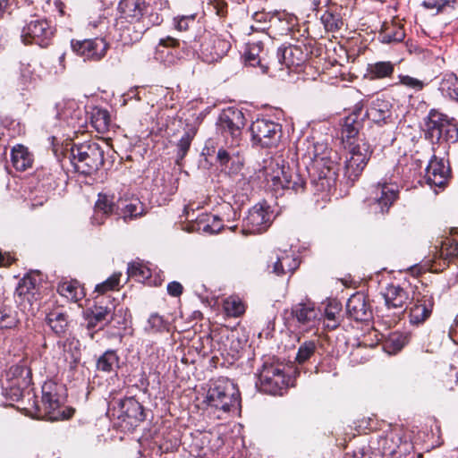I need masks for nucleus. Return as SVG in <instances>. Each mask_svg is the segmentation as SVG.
I'll return each instance as SVG.
<instances>
[{
	"label": "nucleus",
	"mask_w": 458,
	"mask_h": 458,
	"mask_svg": "<svg viewBox=\"0 0 458 458\" xmlns=\"http://www.w3.org/2000/svg\"><path fill=\"white\" fill-rule=\"evenodd\" d=\"M55 29L47 19L32 17L27 21L21 30V39L24 44H37L46 47L50 44Z\"/></svg>",
	"instance_id": "0eeeda50"
},
{
	"label": "nucleus",
	"mask_w": 458,
	"mask_h": 458,
	"mask_svg": "<svg viewBox=\"0 0 458 458\" xmlns=\"http://www.w3.org/2000/svg\"><path fill=\"white\" fill-rule=\"evenodd\" d=\"M17 312L0 297V329H11L19 323Z\"/></svg>",
	"instance_id": "4c0bfd02"
},
{
	"label": "nucleus",
	"mask_w": 458,
	"mask_h": 458,
	"mask_svg": "<svg viewBox=\"0 0 458 458\" xmlns=\"http://www.w3.org/2000/svg\"><path fill=\"white\" fill-rule=\"evenodd\" d=\"M89 25L92 28H98V26L105 25V21L103 19H98V21L89 22Z\"/></svg>",
	"instance_id": "774afa93"
},
{
	"label": "nucleus",
	"mask_w": 458,
	"mask_h": 458,
	"mask_svg": "<svg viewBox=\"0 0 458 458\" xmlns=\"http://www.w3.org/2000/svg\"><path fill=\"white\" fill-rule=\"evenodd\" d=\"M368 72L371 79H384L394 72V64L391 62H377L368 66Z\"/></svg>",
	"instance_id": "79ce46f5"
},
{
	"label": "nucleus",
	"mask_w": 458,
	"mask_h": 458,
	"mask_svg": "<svg viewBox=\"0 0 458 458\" xmlns=\"http://www.w3.org/2000/svg\"><path fill=\"white\" fill-rule=\"evenodd\" d=\"M56 346L62 354L63 360L73 367L81 359V348L79 340L74 337H67L57 342Z\"/></svg>",
	"instance_id": "a878e982"
},
{
	"label": "nucleus",
	"mask_w": 458,
	"mask_h": 458,
	"mask_svg": "<svg viewBox=\"0 0 458 458\" xmlns=\"http://www.w3.org/2000/svg\"><path fill=\"white\" fill-rule=\"evenodd\" d=\"M276 55L278 64L286 67L287 73L292 67L300 65L303 59L301 50L293 46L279 47Z\"/></svg>",
	"instance_id": "c756f323"
},
{
	"label": "nucleus",
	"mask_w": 458,
	"mask_h": 458,
	"mask_svg": "<svg viewBox=\"0 0 458 458\" xmlns=\"http://www.w3.org/2000/svg\"><path fill=\"white\" fill-rule=\"evenodd\" d=\"M118 215L128 222L139 218L146 214L144 204L139 199H131L122 201L117 206Z\"/></svg>",
	"instance_id": "c85d7f7f"
},
{
	"label": "nucleus",
	"mask_w": 458,
	"mask_h": 458,
	"mask_svg": "<svg viewBox=\"0 0 458 458\" xmlns=\"http://www.w3.org/2000/svg\"><path fill=\"white\" fill-rule=\"evenodd\" d=\"M438 3L440 5L439 12H443L446 8H454L456 4V0H438Z\"/></svg>",
	"instance_id": "0e129e2a"
},
{
	"label": "nucleus",
	"mask_w": 458,
	"mask_h": 458,
	"mask_svg": "<svg viewBox=\"0 0 458 458\" xmlns=\"http://www.w3.org/2000/svg\"><path fill=\"white\" fill-rule=\"evenodd\" d=\"M252 142L261 148L276 146L281 139V125L267 119H257L250 126Z\"/></svg>",
	"instance_id": "6e6552de"
},
{
	"label": "nucleus",
	"mask_w": 458,
	"mask_h": 458,
	"mask_svg": "<svg viewBox=\"0 0 458 458\" xmlns=\"http://www.w3.org/2000/svg\"><path fill=\"white\" fill-rule=\"evenodd\" d=\"M346 311L356 321H368L372 316L370 305L362 293H356L348 299Z\"/></svg>",
	"instance_id": "aec40b11"
},
{
	"label": "nucleus",
	"mask_w": 458,
	"mask_h": 458,
	"mask_svg": "<svg viewBox=\"0 0 458 458\" xmlns=\"http://www.w3.org/2000/svg\"><path fill=\"white\" fill-rule=\"evenodd\" d=\"M162 21V15L150 13L146 15L144 22L115 20L114 28L115 31L118 33V40L127 45L138 41L147 30L151 26L159 25Z\"/></svg>",
	"instance_id": "423d86ee"
},
{
	"label": "nucleus",
	"mask_w": 458,
	"mask_h": 458,
	"mask_svg": "<svg viewBox=\"0 0 458 458\" xmlns=\"http://www.w3.org/2000/svg\"><path fill=\"white\" fill-rule=\"evenodd\" d=\"M11 160L15 169L19 171L26 170L30 167L32 164L30 154L28 149L21 145H17L13 148Z\"/></svg>",
	"instance_id": "f704fd0d"
},
{
	"label": "nucleus",
	"mask_w": 458,
	"mask_h": 458,
	"mask_svg": "<svg viewBox=\"0 0 458 458\" xmlns=\"http://www.w3.org/2000/svg\"><path fill=\"white\" fill-rule=\"evenodd\" d=\"M397 196L396 185L388 182L378 183L370 192L369 205L375 214H385L388 212Z\"/></svg>",
	"instance_id": "9d476101"
},
{
	"label": "nucleus",
	"mask_w": 458,
	"mask_h": 458,
	"mask_svg": "<svg viewBox=\"0 0 458 458\" xmlns=\"http://www.w3.org/2000/svg\"><path fill=\"white\" fill-rule=\"evenodd\" d=\"M223 228L220 218L214 216L211 224L208 223L204 225L203 231L209 233H217Z\"/></svg>",
	"instance_id": "680f3d73"
},
{
	"label": "nucleus",
	"mask_w": 458,
	"mask_h": 458,
	"mask_svg": "<svg viewBox=\"0 0 458 458\" xmlns=\"http://www.w3.org/2000/svg\"><path fill=\"white\" fill-rule=\"evenodd\" d=\"M450 170L441 159L435 156L428 162L425 169L426 182L437 192V189H444L447 183Z\"/></svg>",
	"instance_id": "a211bd4d"
},
{
	"label": "nucleus",
	"mask_w": 458,
	"mask_h": 458,
	"mask_svg": "<svg viewBox=\"0 0 458 458\" xmlns=\"http://www.w3.org/2000/svg\"><path fill=\"white\" fill-rule=\"evenodd\" d=\"M433 306V297L428 291L414 293L408 306L410 322L412 325L424 323L431 315Z\"/></svg>",
	"instance_id": "f8f14e48"
},
{
	"label": "nucleus",
	"mask_w": 458,
	"mask_h": 458,
	"mask_svg": "<svg viewBox=\"0 0 458 458\" xmlns=\"http://www.w3.org/2000/svg\"><path fill=\"white\" fill-rule=\"evenodd\" d=\"M260 50H261L260 43L249 44L248 49L244 54L246 63H248L251 66L259 64L260 59L259 57V55Z\"/></svg>",
	"instance_id": "3c124183"
},
{
	"label": "nucleus",
	"mask_w": 458,
	"mask_h": 458,
	"mask_svg": "<svg viewBox=\"0 0 458 458\" xmlns=\"http://www.w3.org/2000/svg\"><path fill=\"white\" fill-rule=\"evenodd\" d=\"M426 138L432 144H450L458 140V125L454 119L432 110L426 123Z\"/></svg>",
	"instance_id": "20e7f679"
},
{
	"label": "nucleus",
	"mask_w": 458,
	"mask_h": 458,
	"mask_svg": "<svg viewBox=\"0 0 458 458\" xmlns=\"http://www.w3.org/2000/svg\"><path fill=\"white\" fill-rule=\"evenodd\" d=\"M385 303L387 309L397 310L396 313H403V307L407 304L409 300L408 292L396 284H390L386 288L383 293Z\"/></svg>",
	"instance_id": "4be33fe9"
},
{
	"label": "nucleus",
	"mask_w": 458,
	"mask_h": 458,
	"mask_svg": "<svg viewBox=\"0 0 458 458\" xmlns=\"http://www.w3.org/2000/svg\"><path fill=\"white\" fill-rule=\"evenodd\" d=\"M209 435L197 433L192 438L191 453L198 457L208 456L212 448L208 445Z\"/></svg>",
	"instance_id": "a19ab883"
},
{
	"label": "nucleus",
	"mask_w": 458,
	"mask_h": 458,
	"mask_svg": "<svg viewBox=\"0 0 458 458\" xmlns=\"http://www.w3.org/2000/svg\"><path fill=\"white\" fill-rule=\"evenodd\" d=\"M309 158L310 162L305 163L302 171L297 165L293 167L286 165L282 158L271 160L266 169L267 186L275 191L285 189L301 192L304 191L308 174L311 184L318 191H330L337 178V163L326 155L315 154Z\"/></svg>",
	"instance_id": "f257e3e1"
},
{
	"label": "nucleus",
	"mask_w": 458,
	"mask_h": 458,
	"mask_svg": "<svg viewBox=\"0 0 458 458\" xmlns=\"http://www.w3.org/2000/svg\"><path fill=\"white\" fill-rule=\"evenodd\" d=\"M42 402L50 420L69 419L74 411L62 406V401L57 394V386L47 382L42 386Z\"/></svg>",
	"instance_id": "1a4fd4ad"
},
{
	"label": "nucleus",
	"mask_w": 458,
	"mask_h": 458,
	"mask_svg": "<svg viewBox=\"0 0 458 458\" xmlns=\"http://www.w3.org/2000/svg\"><path fill=\"white\" fill-rule=\"evenodd\" d=\"M345 148L348 149L349 157L345 161L344 176L353 182L364 170L372 150L365 139L346 143Z\"/></svg>",
	"instance_id": "39448f33"
},
{
	"label": "nucleus",
	"mask_w": 458,
	"mask_h": 458,
	"mask_svg": "<svg viewBox=\"0 0 458 458\" xmlns=\"http://www.w3.org/2000/svg\"><path fill=\"white\" fill-rule=\"evenodd\" d=\"M123 414L134 419L136 421H142L145 419L142 405L134 398H127L121 403Z\"/></svg>",
	"instance_id": "ea45409f"
},
{
	"label": "nucleus",
	"mask_w": 458,
	"mask_h": 458,
	"mask_svg": "<svg viewBox=\"0 0 458 458\" xmlns=\"http://www.w3.org/2000/svg\"><path fill=\"white\" fill-rule=\"evenodd\" d=\"M177 45L178 41L170 37L160 39L156 48L155 58L165 65L175 64L178 59Z\"/></svg>",
	"instance_id": "5701e85b"
},
{
	"label": "nucleus",
	"mask_w": 458,
	"mask_h": 458,
	"mask_svg": "<svg viewBox=\"0 0 458 458\" xmlns=\"http://www.w3.org/2000/svg\"><path fill=\"white\" fill-rule=\"evenodd\" d=\"M423 5L428 9H437V13H439V3L438 0H428L423 2Z\"/></svg>",
	"instance_id": "69168bd1"
},
{
	"label": "nucleus",
	"mask_w": 458,
	"mask_h": 458,
	"mask_svg": "<svg viewBox=\"0 0 458 458\" xmlns=\"http://www.w3.org/2000/svg\"><path fill=\"white\" fill-rule=\"evenodd\" d=\"M321 21L327 31H336L339 30L343 25V20L339 14L333 13L332 12L327 11L321 16Z\"/></svg>",
	"instance_id": "de8ad7c7"
},
{
	"label": "nucleus",
	"mask_w": 458,
	"mask_h": 458,
	"mask_svg": "<svg viewBox=\"0 0 458 458\" xmlns=\"http://www.w3.org/2000/svg\"><path fill=\"white\" fill-rule=\"evenodd\" d=\"M21 80L22 84H27L33 80V69L30 64H21L20 69Z\"/></svg>",
	"instance_id": "bf43d9fd"
},
{
	"label": "nucleus",
	"mask_w": 458,
	"mask_h": 458,
	"mask_svg": "<svg viewBox=\"0 0 458 458\" xmlns=\"http://www.w3.org/2000/svg\"><path fill=\"white\" fill-rule=\"evenodd\" d=\"M259 379L262 390L271 394H281L286 386L283 370L275 365L265 364L259 372Z\"/></svg>",
	"instance_id": "ddd939ff"
},
{
	"label": "nucleus",
	"mask_w": 458,
	"mask_h": 458,
	"mask_svg": "<svg viewBox=\"0 0 458 458\" xmlns=\"http://www.w3.org/2000/svg\"><path fill=\"white\" fill-rule=\"evenodd\" d=\"M118 361L119 358L116 352L113 350H107L98 358L97 368L104 372H111L114 367L118 366Z\"/></svg>",
	"instance_id": "37998d69"
},
{
	"label": "nucleus",
	"mask_w": 458,
	"mask_h": 458,
	"mask_svg": "<svg viewBox=\"0 0 458 458\" xmlns=\"http://www.w3.org/2000/svg\"><path fill=\"white\" fill-rule=\"evenodd\" d=\"M292 314L300 326L313 327L318 319V312L310 301L300 302L292 308Z\"/></svg>",
	"instance_id": "b1692460"
},
{
	"label": "nucleus",
	"mask_w": 458,
	"mask_h": 458,
	"mask_svg": "<svg viewBox=\"0 0 458 458\" xmlns=\"http://www.w3.org/2000/svg\"><path fill=\"white\" fill-rule=\"evenodd\" d=\"M46 321L52 331L59 336L64 335L68 327V317L61 310L50 311L47 315Z\"/></svg>",
	"instance_id": "473e14b6"
},
{
	"label": "nucleus",
	"mask_w": 458,
	"mask_h": 458,
	"mask_svg": "<svg viewBox=\"0 0 458 458\" xmlns=\"http://www.w3.org/2000/svg\"><path fill=\"white\" fill-rule=\"evenodd\" d=\"M208 405L217 410L221 414L235 412L240 407V394L234 384L228 379L219 378L214 382L207 395Z\"/></svg>",
	"instance_id": "f03ea898"
},
{
	"label": "nucleus",
	"mask_w": 458,
	"mask_h": 458,
	"mask_svg": "<svg viewBox=\"0 0 458 458\" xmlns=\"http://www.w3.org/2000/svg\"><path fill=\"white\" fill-rule=\"evenodd\" d=\"M438 90L444 98L458 101V77L454 73H445L442 76Z\"/></svg>",
	"instance_id": "7c9ffc66"
},
{
	"label": "nucleus",
	"mask_w": 458,
	"mask_h": 458,
	"mask_svg": "<svg viewBox=\"0 0 458 458\" xmlns=\"http://www.w3.org/2000/svg\"><path fill=\"white\" fill-rule=\"evenodd\" d=\"M360 128V122L358 121V114L356 112L347 116L344 119L342 128V138L344 142L346 144L352 140H358V139H360L359 137Z\"/></svg>",
	"instance_id": "2f4dec72"
},
{
	"label": "nucleus",
	"mask_w": 458,
	"mask_h": 458,
	"mask_svg": "<svg viewBox=\"0 0 458 458\" xmlns=\"http://www.w3.org/2000/svg\"><path fill=\"white\" fill-rule=\"evenodd\" d=\"M195 15H183L174 18V27L180 31L187 30L191 24H193Z\"/></svg>",
	"instance_id": "6e6d98bb"
},
{
	"label": "nucleus",
	"mask_w": 458,
	"mask_h": 458,
	"mask_svg": "<svg viewBox=\"0 0 458 458\" xmlns=\"http://www.w3.org/2000/svg\"><path fill=\"white\" fill-rule=\"evenodd\" d=\"M127 273L129 277L142 282L150 276V270L140 262H132L128 265Z\"/></svg>",
	"instance_id": "49530a36"
},
{
	"label": "nucleus",
	"mask_w": 458,
	"mask_h": 458,
	"mask_svg": "<svg viewBox=\"0 0 458 458\" xmlns=\"http://www.w3.org/2000/svg\"><path fill=\"white\" fill-rule=\"evenodd\" d=\"M245 125V118L242 111L235 108L224 110L216 122V126L222 133H228L232 137V145H238L242 135V129Z\"/></svg>",
	"instance_id": "9b49d317"
},
{
	"label": "nucleus",
	"mask_w": 458,
	"mask_h": 458,
	"mask_svg": "<svg viewBox=\"0 0 458 458\" xmlns=\"http://www.w3.org/2000/svg\"><path fill=\"white\" fill-rule=\"evenodd\" d=\"M223 307L226 315L231 317H239L245 311L243 302L239 298L233 296L225 299Z\"/></svg>",
	"instance_id": "c03bdc74"
},
{
	"label": "nucleus",
	"mask_w": 458,
	"mask_h": 458,
	"mask_svg": "<svg viewBox=\"0 0 458 458\" xmlns=\"http://www.w3.org/2000/svg\"><path fill=\"white\" fill-rule=\"evenodd\" d=\"M399 81L400 84L413 89L415 92L420 91L427 85L425 81L409 75H399Z\"/></svg>",
	"instance_id": "864d4df0"
},
{
	"label": "nucleus",
	"mask_w": 458,
	"mask_h": 458,
	"mask_svg": "<svg viewBox=\"0 0 458 458\" xmlns=\"http://www.w3.org/2000/svg\"><path fill=\"white\" fill-rule=\"evenodd\" d=\"M121 273H114L106 281L96 285V292L105 293L107 291L114 290L119 285Z\"/></svg>",
	"instance_id": "603ef678"
},
{
	"label": "nucleus",
	"mask_w": 458,
	"mask_h": 458,
	"mask_svg": "<svg viewBox=\"0 0 458 458\" xmlns=\"http://www.w3.org/2000/svg\"><path fill=\"white\" fill-rule=\"evenodd\" d=\"M148 324L149 329L155 332H160L166 327L164 318L157 313L150 315Z\"/></svg>",
	"instance_id": "5fc2aeb1"
},
{
	"label": "nucleus",
	"mask_w": 458,
	"mask_h": 458,
	"mask_svg": "<svg viewBox=\"0 0 458 458\" xmlns=\"http://www.w3.org/2000/svg\"><path fill=\"white\" fill-rule=\"evenodd\" d=\"M236 154L235 150L233 148L232 149H224L220 148L217 151L216 159L219 162L221 165L226 166L229 163V161L232 159V157Z\"/></svg>",
	"instance_id": "13d9d810"
},
{
	"label": "nucleus",
	"mask_w": 458,
	"mask_h": 458,
	"mask_svg": "<svg viewBox=\"0 0 458 458\" xmlns=\"http://www.w3.org/2000/svg\"><path fill=\"white\" fill-rule=\"evenodd\" d=\"M115 207L114 196L99 193L94 207L92 224L102 225L105 218L114 211Z\"/></svg>",
	"instance_id": "393cba45"
},
{
	"label": "nucleus",
	"mask_w": 458,
	"mask_h": 458,
	"mask_svg": "<svg viewBox=\"0 0 458 458\" xmlns=\"http://www.w3.org/2000/svg\"><path fill=\"white\" fill-rule=\"evenodd\" d=\"M148 6V14L150 13H156L161 15L158 11H163L169 8V3L167 0H148L146 1Z\"/></svg>",
	"instance_id": "4d7b16f0"
},
{
	"label": "nucleus",
	"mask_w": 458,
	"mask_h": 458,
	"mask_svg": "<svg viewBox=\"0 0 458 458\" xmlns=\"http://www.w3.org/2000/svg\"><path fill=\"white\" fill-rule=\"evenodd\" d=\"M12 263L10 257H4L0 251V266H9Z\"/></svg>",
	"instance_id": "338daca9"
},
{
	"label": "nucleus",
	"mask_w": 458,
	"mask_h": 458,
	"mask_svg": "<svg viewBox=\"0 0 458 458\" xmlns=\"http://www.w3.org/2000/svg\"><path fill=\"white\" fill-rule=\"evenodd\" d=\"M194 131L192 130H189L183 133L177 143V153H176V163L180 165V162L184 158L191 141L194 137Z\"/></svg>",
	"instance_id": "a18cd8bd"
},
{
	"label": "nucleus",
	"mask_w": 458,
	"mask_h": 458,
	"mask_svg": "<svg viewBox=\"0 0 458 458\" xmlns=\"http://www.w3.org/2000/svg\"><path fill=\"white\" fill-rule=\"evenodd\" d=\"M230 48L229 40L219 35H208L200 45L201 57L207 63H215L223 58Z\"/></svg>",
	"instance_id": "dca6fc26"
},
{
	"label": "nucleus",
	"mask_w": 458,
	"mask_h": 458,
	"mask_svg": "<svg viewBox=\"0 0 458 458\" xmlns=\"http://www.w3.org/2000/svg\"><path fill=\"white\" fill-rule=\"evenodd\" d=\"M440 258L445 259L454 258L458 255V242L446 239L442 242L440 250L437 251Z\"/></svg>",
	"instance_id": "09e8293b"
},
{
	"label": "nucleus",
	"mask_w": 458,
	"mask_h": 458,
	"mask_svg": "<svg viewBox=\"0 0 458 458\" xmlns=\"http://www.w3.org/2000/svg\"><path fill=\"white\" fill-rule=\"evenodd\" d=\"M339 310H340V308H339L338 303H336V302L335 304L330 303L325 309V317L329 321H333L334 322V324L332 325V327H336V319H335V318H336V314L339 313Z\"/></svg>",
	"instance_id": "052dcab7"
},
{
	"label": "nucleus",
	"mask_w": 458,
	"mask_h": 458,
	"mask_svg": "<svg viewBox=\"0 0 458 458\" xmlns=\"http://www.w3.org/2000/svg\"><path fill=\"white\" fill-rule=\"evenodd\" d=\"M71 163L75 171L91 174L104 164V150L97 142H85L71 148Z\"/></svg>",
	"instance_id": "7ed1b4c3"
},
{
	"label": "nucleus",
	"mask_w": 458,
	"mask_h": 458,
	"mask_svg": "<svg viewBox=\"0 0 458 458\" xmlns=\"http://www.w3.org/2000/svg\"><path fill=\"white\" fill-rule=\"evenodd\" d=\"M316 351V344L313 341L303 343L298 350L296 360L299 363L308 360Z\"/></svg>",
	"instance_id": "8fccbe9b"
},
{
	"label": "nucleus",
	"mask_w": 458,
	"mask_h": 458,
	"mask_svg": "<svg viewBox=\"0 0 458 458\" xmlns=\"http://www.w3.org/2000/svg\"><path fill=\"white\" fill-rule=\"evenodd\" d=\"M182 285L176 281H173L167 284V293L174 297H178L182 293Z\"/></svg>",
	"instance_id": "e2e57ef3"
},
{
	"label": "nucleus",
	"mask_w": 458,
	"mask_h": 458,
	"mask_svg": "<svg viewBox=\"0 0 458 458\" xmlns=\"http://www.w3.org/2000/svg\"><path fill=\"white\" fill-rule=\"evenodd\" d=\"M73 51L84 60L99 61L106 54L109 47L104 38H95L72 42Z\"/></svg>",
	"instance_id": "4468645a"
},
{
	"label": "nucleus",
	"mask_w": 458,
	"mask_h": 458,
	"mask_svg": "<svg viewBox=\"0 0 458 458\" xmlns=\"http://www.w3.org/2000/svg\"><path fill=\"white\" fill-rule=\"evenodd\" d=\"M300 265V261L292 250H276L269 257L267 267L276 276L293 273Z\"/></svg>",
	"instance_id": "f3484780"
},
{
	"label": "nucleus",
	"mask_w": 458,
	"mask_h": 458,
	"mask_svg": "<svg viewBox=\"0 0 458 458\" xmlns=\"http://www.w3.org/2000/svg\"><path fill=\"white\" fill-rule=\"evenodd\" d=\"M366 116L375 123H386L391 117V104L385 99H374L366 110Z\"/></svg>",
	"instance_id": "bb28decb"
},
{
	"label": "nucleus",
	"mask_w": 458,
	"mask_h": 458,
	"mask_svg": "<svg viewBox=\"0 0 458 458\" xmlns=\"http://www.w3.org/2000/svg\"><path fill=\"white\" fill-rule=\"evenodd\" d=\"M58 293L72 301H78L84 296L83 288L76 280L65 281L59 284Z\"/></svg>",
	"instance_id": "c9c22d12"
},
{
	"label": "nucleus",
	"mask_w": 458,
	"mask_h": 458,
	"mask_svg": "<svg viewBox=\"0 0 458 458\" xmlns=\"http://www.w3.org/2000/svg\"><path fill=\"white\" fill-rule=\"evenodd\" d=\"M15 293L21 298V301H27L33 305L40 295L39 279L38 275L25 276L16 288Z\"/></svg>",
	"instance_id": "412c9836"
},
{
	"label": "nucleus",
	"mask_w": 458,
	"mask_h": 458,
	"mask_svg": "<svg viewBox=\"0 0 458 458\" xmlns=\"http://www.w3.org/2000/svg\"><path fill=\"white\" fill-rule=\"evenodd\" d=\"M120 15L116 20L132 22H144L148 15V6L145 0H122L119 4Z\"/></svg>",
	"instance_id": "6ab92c4d"
},
{
	"label": "nucleus",
	"mask_w": 458,
	"mask_h": 458,
	"mask_svg": "<svg viewBox=\"0 0 458 458\" xmlns=\"http://www.w3.org/2000/svg\"><path fill=\"white\" fill-rule=\"evenodd\" d=\"M409 342V335L401 332H393L388 335L383 344L384 350L389 354L401 351Z\"/></svg>",
	"instance_id": "72a5a7b5"
},
{
	"label": "nucleus",
	"mask_w": 458,
	"mask_h": 458,
	"mask_svg": "<svg viewBox=\"0 0 458 458\" xmlns=\"http://www.w3.org/2000/svg\"><path fill=\"white\" fill-rule=\"evenodd\" d=\"M272 223V213L270 207L266 203L255 205L244 219V226L252 233H261L265 232Z\"/></svg>",
	"instance_id": "2eb2a0df"
},
{
	"label": "nucleus",
	"mask_w": 458,
	"mask_h": 458,
	"mask_svg": "<svg viewBox=\"0 0 458 458\" xmlns=\"http://www.w3.org/2000/svg\"><path fill=\"white\" fill-rule=\"evenodd\" d=\"M404 37L403 27L397 24H385L379 34L380 41L386 44L399 43L403 40Z\"/></svg>",
	"instance_id": "e433bc0d"
},
{
	"label": "nucleus",
	"mask_w": 458,
	"mask_h": 458,
	"mask_svg": "<svg viewBox=\"0 0 458 458\" xmlns=\"http://www.w3.org/2000/svg\"><path fill=\"white\" fill-rule=\"evenodd\" d=\"M91 123L99 133H105L109 130L111 118L109 112L103 108H94L91 113Z\"/></svg>",
	"instance_id": "58836bf2"
},
{
	"label": "nucleus",
	"mask_w": 458,
	"mask_h": 458,
	"mask_svg": "<svg viewBox=\"0 0 458 458\" xmlns=\"http://www.w3.org/2000/svg\"><path fill=\"white\" fill-rule=\"evenodd\" d=\"M87 328L94 329L99 326L102 328L104 325L113 319L112 309L109 307L95 306L93 309L86 311Z\"/></svg>",
	"instance_id": "cd10ccee"
}]
</instances>
